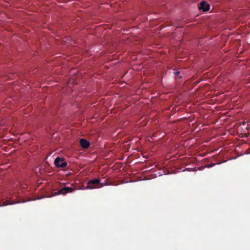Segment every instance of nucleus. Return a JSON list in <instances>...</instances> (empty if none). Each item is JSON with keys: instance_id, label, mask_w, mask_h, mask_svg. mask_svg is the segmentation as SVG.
<instances>
[{"instance_id": "obj_7", "label": "nucleus", "mask_w": 250, "mask_h": 250, "mask_svg": "<svg viewBox=\"0 0 250 250\" xmlns=\"http://www.w3.org/2000/svg\"><path fill=\"white\" fill-rule=\"evenodd\" d=\"M175 75L178 76L179 74L180 73V72L178 71H176V72H174Z\"/></svg>"}, {"instance_id": "obj_6", "label": "nucleus", "mask_w": 250, "mask_h": 250, "mask_svg": "<svg viewBox=\"0 0 250 250\" xmlns=\"http://www.w3.org/2000/svg\"><path fill=\"white\" fill-rule=\"evenodd\" d=\"M18 203H19V202H15V201L11 202L9 200H7L6 201L3 202L1 205H0V206H5L8 205H13V204H16Z\"/></svg>"}, {"instance_id": "obj_3", "label": "nucleus", "mask_w": 250, "mask_h": 250, "mask_svg": "<svg viewBox=\"0 0 250 250\" xmlns=\"http://www.w3.org/2000/svg\"><path fill=\"white\" fill-rule=\"evenodd\" d=\"M74 189L70 187H64L54 193V195L63 194L73 192Z\"/></svg>"}, {"instance_id": "obj_2", "label": "nucleus", "mask_w": 250, "mask_h": 250, "mask_svg": "<svg viewBox=\"0 0 250 250\" xmlns=\"http://www.w3.org/2000/svg\"><path fill=\"white\" fill-rule=\"evenodd\" d=\"M54 164L57 167L64 168L67 166V163L62 158L57 157L54 161Z\"/></svg>"}, {"instance_id": "obj_1", "label": "nucleus", "mask_w": 250, "mask_h": 250, "mask_svg": "<svg viewBox=\"0 0 250 250\" xmlns=\"http://www.w3.org/2000/svg\"><path fill=\"white\" fill-rule=\"evenodd\" d=\"M100 182V179H95L93 180H91L87 183V186L86 188H88V189L95 188L96 187L93 186V185L98 184H99L100 185L99 187H102L107 185L106 183L101 184Z\"/></svg>"}, {"instance_id": "obj_5", "label": "nucleus", "mask_w": 250, "mask_h": 250, "mask_svg": "<svg viewBox=\"0 0 250 250\" xmlns=\"http://www.w3.org/2000/svg\"><path fill=\"white\" fill-rule=\"evenodd\" d=\"M80 144L81 146L84 149H86L90 146L89 142L83 138L80 139Z\"/></svg>"}, {"instance_id": "obj_4", "label": "nucleus", "mask_w": 250, "mask_h": 250, "mask_svg": "<svg viewBox=\"0 0 250 250\" xmlns=\"http://www.w3.org/2000/svg\"><path fill=\"white\" fill-rule=\"evenodd\" d=\"M199 8L204 12L208 11L210 8V5L206 1H201L199 4Z\"/></svg>"}]
</instances>
